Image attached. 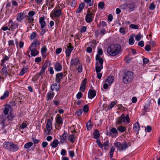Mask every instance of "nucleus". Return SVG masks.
I'll use <instances>...</instances> for the list:
<instances>
[{
	"instance_id": "obj_1",
	"label": "nucleus",
	"mask_w": 160,
	"mask_h": 160,
	"mask_svg": "<svg viewBox=\"0 0 160 160\" xmlns=\"http://www.w3.org/2000/svg\"><path fill=\"white\" fill-rule=\"evenodd\" d=\"M121 51V47L118 44H113L109 45L107 50L108 53L112 56L118 55Z\"/></svg>"
},
{
	"instance_id": "obj_2",
	"label": "nucleus",
	"mask_w": 160,
	"mask_h": 160,
	"mask_svg": "<svg viewBox=\"0 0 160 160\" xmlns=\"http://www.w3.org/2000/svg\"><path fill=\"white\" fill-rule=\"evenodd\" d=\"M3 147L10 152H15L18 149V146L12 142H5L3 144Z\"/></svg>"
},
{
	"instance_id": "obj_3",
	"label": "nucleus",
	"mask_w": 160,
	"mask_h": 160,
	"mask_svg": "<svg viewBox=\"0 0 160 160\" xmlns=\"http://www.w3.org/2000/svg\"><path fill=\"white\" fill-rule=\"evenodd\" d=\"M133 78V73L131 71H128L124 73L123 77V81L124 84H127L131 82Z\"/></svg>"
},
{
	"instance_id": "obj_4",
	"label": "nucleus",
	"mask_w": 160,
	"mask_h": 160,
	"mask_svg": "<svg viewBox=\"0 0 160 160\" xmlns=\"http://www.w3.org/2000/svg\"><path fill=\"white\" fill-rule=\"evenodd\" d=\"M129 143H127L126 142H124L122 144L121 142H118L114 143L115 147L117 148L119 151H125L130 146Z\"/></svg>"
},
{
	"instance_id": "obj_5",
	"label": "nucleus",
	"mask_w": 160,
	"mask_h": 160,
	"mask_svg": "<svg viewBox=\"0 0 160 160\" xmlns=\"http://www.w3.org/2000/svg\"><path fill=\"white\" fill-rule=\"evenodd\" d=\"M39 45L40 42L37 39H35L29 46V49L31 51H36V50H38L37 48Z\"/></svg>"
},
{
	"instance_id": "obj_6",
	"label": "nucleus",
	"mask_w": 160,
	"mask_h": 160,
	"mask_svg": "<svg viewBox=\"0 0 160 160\" xmlns=\"http://www.w3.org/2000/svg\"><path fill=\"white\" fill-rule=\"evenodd\" d=\"M94 14L90 12V11L88 10L87 13L85 18V21L87 23H90L93 20Z\"/></svg>"
},
{
	"instance_id": "obj_7",
	"label": "nucleus",
	"mask_w": 160,
	"mask_h": 160,
	"mask_svg": "<svg viewBox=\"0 0 160 160\" xmlns=\"http://www.w3.org/2000/svg\"><path fill=\"white\" fill-rule=\"evenodd\" d=\"M7 25L10 28V30L14 31L15 29L18 28V24L16 22H13L11 19L9 20L8 22L7 23Z\"/></svg>"
},
{
	"instance_id": "obj_8",
	"label": "nucleus",
	"mask_w": 160,
	"mask_h": 160,
	"mask_svg": "<svg viewBox=\"0 0 160 160\" xmlns=\"http://www.w3.org/2000/svg\"><path fill=\"white\" fill-rule=\"evenodd\" d=\"M66 72H65L64 73L62 72L57 73L56 75L55 82L57 83H59L63 77H64L66 75V74L64 75V73Z\"/></svg>"
},
{
	"instance_id": "obj_9",
	"label": "nucleus",
	"mask_w": 160,
	"mask_h": 160,
	"mask_svg": "<svg viewBox=\"0 0 160 160\" xmlns=\"http://www.w3.org/2000/svg\"><path fill=\"white\" fill-rule=\"evenodd\" d=\"M128 9L129 12L134 11L136 8V3L135 2H132L128 4Z\"/></svg>"
},
{
	"instance_id": "obj_10",
	"label": "nucleus",
	"mask_w": 160,
	"mask_h": 160,
	"mask_svg": "<svg viewBox=\"0 0 160 160\" xmlns=\"http://www.w3.org/2000/svg\"><path fill=\"white\" fill-rule=\"evenodd\" d=\"M73 47H72V44L71 43H69L68 44L67 48L66 49L65 51V53L67 57H69L70 56L72 51L73 49Z\"/></svg>"
},
{
	"instance_id": "obj_11",
	"label": "nucleus",
	"mask_w": 160,
	"mask_h": 160,
	"mask_svg": "<svg viewBox=\"0 0 160 160\" xmlns=\"http://www.w3.org/2000/svg\"><path fill=\"white\" fill-rule=\"evenodd\" d=\"M125 121V117L123 113L122 114L121 117H118L116 121V125H120L122 122H124Z\"/></svg>"
},
{
	"instance_id": "obj_12",
	"label": "nucleus",
	"mask_w": 160,
	"mask_h": 160,
	"mask_svg": "<svg viewBox=\"0 0 160 160\" xmlns=\"http://www.w3.org/2000/svg\"><path fill=\"white\" fill-rule=\"evenodd\" d=\"M62 9L56 10L54 9L52 11V15L56 18H59L61 14Z\"/></svg>"
},
{
	"instance_id": "obj_13",
	"label": "nucleus",
	"mask_w": 160,
	"mask_h": 160,
	"mask_svg": "<svg viewBox=\"0 0 160 160\" xmlns=\"http://www.w3.org/2000/svg\"><path fill=\"white\" fill-rule=\"evenodd\" d=\"M96 95V92L93 90L89 89L88 94V98L90 99L93 98Z\"/></svg>"
},
{
	"instance_id": "obj_14",
	"label": "nucleus",
	"mask_w": 160,
	"mask_h": 160,
	"mask_svg": "<svg viewBox=\"0 0 160 160\" xmlns=\"http://www.w3.org/2000/svg\"><path fill=\"white\" fill-rule=\"evenodd\" d=\"M80 64V60L78 57L72 59L70 62V65L72 66H76Z\"/></svg>"
},
{
	"instance_id": "obj_15",
	"label": "nucleus",
	"mask_w": 160,
	"mask_h": 160,
	"mask_svg": "<svg viewBox=\"0 0 160 160\" xmlns=\"http://www.w3.org/2000/svg\"><path fill=\"white\" fill-rule=\"evenodd\" d=\"M54 68L56 71H60L62 69V66L61 64L58 62H56V63L54 64Z\"/></svg>"
},
{
	"instance_id": "obj_16",
	"label": "nucleus",
	"mask_w": 160,
	"mask_h": 160,
	"mask_svg": "<svg viewBox=\"0 0 160 160\" xmlns=\"http://www.w3.org/2000/svg\"><path fill=\"white\" fill-rule=\"evenodd\" d=\"M53 120L52 118H49L47 120L46 124V128L47 129L52 130V121Z\"/></svg>"
},
{
	"instance_id": "obj_17",
	"label": "nucleus",
	"mask_w": 160,
	"mask_h": 160,
	"mask_svg": "<svg viewBox=\"0 0 160 160\" xmlns=\"http://www.w3.org/2000/svg\"><path fill=\"white\" fill-rule=\"evenodd\" d=\"M56 122L58 124V127H60V125L63 123V118L58 114L57 115Z\"/></svg>"
},
{
	"instance_id": "obj_18",
	"label": "nucleus",
	"mask_w": 160,
	"mask_h": 160,
	"mask_svg": "<svg viewBox=\"0 0 160 160\" xmlns=\"http://www.w3.org/2000/svg\"><path fill=\"white\" fill-rule=\"evenodd\" d=\"M54 96V93L53 91H49L46 95V100L49 101L52 99Z\"/></svg>"
},
{
	"instance_id": "obj_19",
	"label": "nucleus",
	"mask_w": 160,
	"mask_h": 160,
	"mask_svg": "<svg viewBox=\"0 0 160 160\" xmlns=\"http://www.w3.org/2000/svg\"><path fill=\"white\" fill-rule=\"evenodd\" d=\"M87 81V79L85 78L82 82L80 87V90L82 92H84L85 90L86 84Z\"/></svg>"
},
{
	"instance_id": "obj_20",
	"label": "nucleus",
	"mask_w": 160,
	"mask_h": 160,
	"mask_svg": "<svg viewBox=\"0 0 160 160\" xmlns=\"http://www.w3.org/2000/svg\"><path fill=\"white\" fill-rule=\"evenodd\" d=\"M68 135V133L64 131L62 135L60 136V142L62 144H63L66 141V138Z\"/></svg>"
},
{
	"instance_id": "obj_21",
	"label": "nucleus",
	"mask_w": 160,
	"mask_h": 160,
	"mask_svg": "<svg viewBox=\"0 0 160 160\" xmlns=\"http://www.w3.org/2000/svg\"><path fill=\"white\" fill-rule=\"evenodd\" d=\"M44 19V16L41 17L39 18V22L42 29L44 28L46 25Z\"/></svg>"
},
{
	"instance_id": "obj_22",
	"label": "nucleus",
	"mask_w": 160,
	"mask_h": 160,
	"mask_svg": "<svg viewBox=\"0 0 160 160\" xmlns=\"http://www.w3.org/2000/svg\"><path fill=\"white\" fill-rule=\"evenodd\" d=\"M114 79V77L112 76H108L106 80V82L108 83L110 85L113 83Z\"/></svg>"
},
{
	"instance_id": "obj_23",
	"label": "nucleus",
	"mask_w": 160,
	"mask_h": 160,
	"mask_svg": "<svg viewBox=\"0 0 160 160\" xmlns=\"http://www.w3.org/2000/svg\"><path fill=\"white\" fill-rule=\"evenodd\" d=\"M95 65V68L96 72L97 73L99 72L103 68V65L102 66L101 65H99L98 62H96Z\"/></svg>"
},
{
	"instance_id": "obj_24",
	"label": "nucleus",
	"mask_w": 160,
	"mask_h": 160,
	"mask_svg": "<svg viewBox=\"0 0 160 160\" xmlns=\"http://www.w3.org/2000/svg\"><path fill=\"white\" fill-rule=\"evenodd\" d=\"M60 88L59 85L58 87L57 84L56 83H53L51 87V90L53 91L54 89H55V90L57 92H58L59 89Z\"/></svg>"
},
{
	"instance_id": "obj_25",
	"label": "nucleus",
	"mask_w": 160,
	"mask_h": 160,
	"mask_svg": "<svg viewBox=\"0 0 160 160\" xmlns=\"http://www.w3.org/2000/svg\"><path fill=\"white\" fill-rule=\"evenodd\" d=\"M110 132L108 134L109 136H111L112 135V133L115 135V137L117 136L118 135V131L117 129L115 128H112L110 129Z\"/></svg>"
},
{
	"instance_id": "obj_26",
	"label": "nucleus",
	"mask_w": 160,
	"mask_h": 160,
	"mask_svg": "<svg viewBox=\"0 0 160 160\" xmlns=\"http://www.w3.org/2000/svg\"><path fill=\"white\" fill-rule=\"evenodd\" d=\"M133 129L137 132L136 134L138 133V131L140 129L139 124L138 122H137L134 125Z\"/></svg>"
},
{
	"instance_id": "obj_27",
	"label": "nucleus",
	"mask_w": 160,
	"mask_h": 160,
	"mask_svg": "<svg viewBox=\"0 0 160 160\" xmlns=\"http://www.w3.org/2000/svg\"><path fill=\"white\" fill-rule=\"evenodd\" d=\"M12 108L11 106L9 105H7L3 110V113L5 115H7L10 109Z\"/></svg>"
},
{
	"instance_id": "obj_28",
	"label": "nucleus",
	"mask_w": 160,
	"mask_h": 160,
	"mask_svg": "<svg viewBox=\"0 0 160 160\" xmlns=\"http://www.w3.org/2000/svg\"><path fill=\"white\" fill-rule=\"evenodd\" d=\"M96 60L98 61V62L99 63L100 65H103V59L100 56L98 55H96Z\"/></svg>"
},
{
	"instance_id": "obj_29",
	"label": "nucleus",
	"mask_w": 160,
	"mask_h": 160,
	"mask_svg": "<svg viewBox=\"0 0 160 160\" xmlns=\"http://www.w3.org/2000/svg\"><path fill=\"white\" fill-rule=\"evenodd\" d=\"M58 143L59 142L58 140L56 139L53 140L52 142L50 144V146H51L52 148H54L58 146Z\"/></svg>"
},
{
	"instance_id": "obj_30",
	"label": "nucleus",
	"mask_w": 160,
	"mask_h": 160,
	"mask_svg": "<svg viewBox=\"0 0 160 160\" xmlns=\"http://www.w3.org/2000/svg\"><path fill=\"white\" fill-rule=\"evenodd\" d=\"M23 13L20 12L18 14L16 19L19 22H21L23 20Z\"/></svg>"
},
{
	"instance_id": "obj_31",
	"label": "nucleus",
	"mask_w": 160,
	"mask_h": 160,
	"mask_svg": "<svg viewBox=\"0 0 160 160\" xmlns=\"http://www.w3.org/2000/svg\"><path fill=\"white\" fill-rule=\"evenodd\" d=\"M76 138L74 134H72L69 135L68 137V140L72 142H74Z\"/></svg>"
},
{
	"instance_id": "obj_32",
	"label": "nucleus",
	"mask_w": 160,
	"mask_h": 160,
	"mask_svg": "<svg viewBox=\"0 0 160 160\" xmlns=\"http://www.w3.org/2000/svg\"><path fill=\"white\" fill-rule=\"evenodd\" d=\"M85 4L84 3H81L79 6L78 8L76 11L77 12L80 13L84 7Z\"/></svg>"
},
{
	"instance_id": "obj_33",
	"label": "nucleus",
	"mask_w": 160,
	"mask_h": 160,
	"mask_svg": "<svg viewBox=\"0 0 160 160\" xmlns=\"http://www.w3.org/2000/svg\"><path fill=\"white\" fill-rule=\"evenodd\" d=\"M9 92L8 90H6L4 93L3 95L0 98V99L3 100L8 96Z\"/></svg>"
},
{
	"instance_id": "obj_34",
	"label": "nucleus",
	"mask_w": 160,
	"mask_h": 160,
	"mask_svg": "<svg viewBox=\"0 0 160 160\" xmlns=\"http://www.w3.org/2000/svg\"><path fill=\"white\" fill-rule=\"evenodd\" d=\"M3 75H5L6 76H7L8 74V72L7 68L6 65H4L2 69Z\"/></svg>"
},
{
	"instance_id": "obj_35",
	"label": "nucleus",
	"mask_w": 160,
	"mask_h": 160,
	"mask_svg": "<svg viewBox=\"0 0 160 160\" xmlns=\"http://www.w3.org/2000/svg\"><path fill=\"white\" fill-rule=\"evenodd\" d=\"M107 24L106 22L104 21H102L99 22V24L97 25V27L98 28H101V27L104 28V27H107Z\"/></svg>"
},
{
	"instance_id": "obj_36",
	"label": "nucleus",
	"mask_w": 160,
	"mask_h": 160,
	"mask_svg": "<svg viewBox=\"0 0 160 160\" xmlns=\"http://www.w3.org/2000/svg\"><path fill=\"white\" fill-rule=\"evenodd\" d=\"M46 5L48 6V9H50L51 8L53 7L54 4H53V1H50L49 2H48V1H46Z\"/></svg>"
},
{
	"instance_id": "obj_37",
	"label": "nucleus",
	"mask_w": 160,
	"mask_h": 160,
	"mask_svg": "<svg viewBox=\"0 0 160 160\" xmlns=\"http://www.w3.org/2000/svg\"><path fill=\"white\" fill-rule=\"evenodd\" d=\"M91 120H90L86 124L87 128L88 130L91 129L93 126V125L91 123Z\"/></svg>"
},
{
	"instance_id": "obj_38",
	"label": "nucleus",
	"mask_w": 160,
	"mask_h": 160,
	"mask_svg": "<svg viewBox=\"0 0 160 160\" xmlns=\"http://www.w3.org/2000/svg\"><path fill=\"white\" fill-rule=\"evenodd\" d=\"M93 135L94 138L95 139L97 138L100 137V133L98 129H96L94 130Z\"/></svg>"
},
{
	"instance_id": "obj_39",
	"label": "nucleus",
	"mask_w": 160,
	"mask_h": 160,
	"mask_svg": "<svg viewBox=\"0 0 160 160\" xmlns=\"http://www.w3.org/2000/svg\"><path fill=\"white\" fill-rule=\"evenodd\" d=\"M14 118V116L13 115V114L12 112L11 111L8 116L7 117V118L9 120L12 121Z\"/></svg>"
},
{
	"instance_id": "obj_40",
	"label": "nucleus",
	"mask_w": 160,
	"mask_h": 160,
	"mask_svg": "<svg viewBox=\"0 0 160 160\" xmlns=\"http://www.w3.org/2000/svg\"><path fill=\"white\" fill-rule=\"evenodd\" d=\"M102 148L104 147V149L105 150H107L108 149V147L109 145V142L108 141L104 142L102 144Z\"/></svg>"
},
{
	"instance_id": "obj_41",
	"label": "nucleus",
	"mask_w": 160,
	"mask_h": 160,
	"mask_svg": "<svg viewBox=\"0 0 160 160\" xmlns=\"http://www.w3.org/2000/svg\"><path fill=\"white\" fill-rule=\"evenodd\" d=\"M118 130L121 132H123L126 130V129L124 126H121L118 128Z\"/></svg>"
},
{
	"instance_id": "obj_42",
	"label": "nucleus",
	"mask_w": 160,
	"mask_h": 160,
	"mask_svg": "<svg viewBox=\"0 0 160 160\" xmlns=\"http://www.w3.org/2000/svg\"><path fill=\"white\" fill-rule=\"evenodd\" d=\"M28 68H22L20 73V75L21 76L23 75L28 71Z\"/></svg>"
},
{
	"instance_id": "obj_43",
	"label": "nucleus",
	"mask_w": 160,
	"mask_h": 160,
	"mask_svg": "<svg viewBox=\"0 0 160 160\" xmlns=\"http://www.w3.org/2000/svg\"><path fill=\"white\" fill-rule=\"evenodd\" d=\"M33 145V143L32 142H30L27 143L24 145V147L25 148H29L31 147Z\"/></svg>"
},
{
	"instance_id": "obj_44",
	"label": "nucleus",
	"mask_w": 160,
	"mask_h": 160,
	"mask_svg": "<svg viewBox=\"0 0 160 160\" xmlns=\"http://www.w3.org/2000/svg\"><path fill=\"white\" fill-rule=\"evenodd\" d=\"M26 19L27 21H28V23L33 22L34 21L33 18L31 17H29L28 16H27L26 17Z\"/></svg>"
},
{
	"instance_id": "obj_45",
	"label": "nucleus",
	"mask_w": 160,
	"mask_h": 160,
	"mask_svg": "<svg viewBox=\"0 0 160 160\" xmlns=\"http://www.w3.org/2000/svg\"><path fill=\"white\" fill-rule=\"evenodd\" d=\"M37 33L35 32H32L30 35L29 39L31 40L34 39L36 37Z\"/></svg>"
},
{
	"instance_id": "obj_46",
	"label": "nucleus",
	"mask_w": 160,
	"mask_h": 160,
	"mask_svg": "<svg viewBox=\"0 0 160 160\" xmlns=\"http://www.w3.org/2000/svg\"><path fill=\"white\" fill-rule=\"evenodd\" d=\"M150 102L145 104L144 107V110L145 112L148 111L150 109Z\"/></svg>"
},
{
	"instance_id": "obj_47",
	"label": "nucleus",
	"mask_w": 160,
	"mask_h": 160,
	"mask_svg": "<svg viewBox=\"0 0 160 160\" xmlns=\"http://www.w3.org/2000/svg\"><path fill=\"white\" fill-rule=\"evenodd\" d=\"M83 111L82 109H78L76 110L75 114L78 116H81L82 113Z\"/></svg>"
},
{
	"instance_id": "obj_48",
	"label": "nucleus",
	"mask_w": 160,
	"mask_h": 160,
	"mask_svg": "<svg viewBox=\"0 0 160 160\" xmlns=\"http://www.w3.org/2000/svg\"><path fill=\"white\" fill-rule=\"evenodd\" d=\"M120 8L123 10L128 9V4L126 3L123 4L120 6Z\"/></svg>"
},
{
	"instance_id": "obj_49",
	"label": "nucleus",
	"mask_w": 160,
	"mask_h": 160,
	"mask_svg": "<svg viewBox=\"0 0 160 160\" xmlns=\"http://www.w3.org/2000/svg\"><path fill=\"white\" fill-rule=\"evenodd\" d=\"M48 61H46L45 63H44L42 67V68L41 70L45 72L46 70L48 67Z\"/></svg>"
},
{
	"instance_id": "obj_50",
	"label": "nucleus",
	"mask_w": 160,
	"mask_h": 160,
	"mask_svg": "<svg viewBox=\"0 0 160 160\" xmlns=\"http://www.w3.org/2000/svg\"><path fill=\"white\" fill-rule=\"evenodd\" d=\"M116 104V103L115 102H112L109 105L108 107V109H111Z\"/></svg>"
},
{
	"instance_id": "obj_51",
	"label": "nucleus",
	"mask_w": 160,
	"mask_h": 160,
	"mask_svg": "<svg viewBox=\"0 0 160 160\" xmlns=\"http://www.w3.org/2000/svg\"><path fill=\"white\" fill-rule=\"evenodd\" d=\"M51 130L50 129H44V134L46 136L51 134Z\"/></svg>"
},
{
	"instance_id": "obj_52",
	"label": "nucleus",
	"mask_w": 160,
	"mask_h": 160,
	"mask_svg": "<svg viewBox=\"0 0 160 160\" xmlns=\"http://www.w3.org/2000/svg\"><path fill=\"white\" fill-rule=\"evenodd\" d=\"M39 53V52L38 50H36V51H31V55L32 56H35L38 55Z\"/></svg>"
},
{
	"instance_id": "obj_53",
	"label": "nucleus",
	"mask_w": 160,
	"mask_h": 160,
	"mask_svg": "<svg viewBox=\"0 0 160 160\" xmlns=\"http://www.w3.org/2000/svg\"><path fill=\"white\" fill-rule=\"evenodd\" d=\"M86 3H88L89 6H90L92 5L93 4V1H92L91 0H83Z\"/></svg>"
},
{
	"instance_id": "obj_54",
	"label": "nucleus",
	"mask_w": 160,
	"mask_h": 160,
	"mask_svg": "<svg viewBox=\"0 0 160 160\" xmlns=\"http://www.w3.org/2000/svg\"><path fill=\"white\" fill-rule=\"evenodd\" d=\"M134 42V40L133 37H130L129 39V43L130 45H132Z\"/></svg>"
},
{
	"instance_id": "obj_55",
	"label": "nucleus",
	"mask_w": 160,
	"mask_h": 160,
	"mask_svg": "<svg viewBox=\"0 0 160 160\" xmlns=\"http://www.w3.org/2000/svg\"><path fill=\"white\" fill-rule=\"evenodd\" d=\"M105 6L104 3L103 2H101L99 3L98 4V7L101 9H102Z\"/></svg>"
},
{
	"instance_id": "obj_56",
	"label": "nucleus",
	"mask_w": 160,
	"mask_h": 160,
	"mask_svg": "<svg viewBox=\"0 0 160 160\" xmlns=\"http://www.w3.org/2000/svg\"><path fill=\"white\" fill-rule=\"evenodd\" d=\"M89 108L87 105H85L83 106V112L85 113L88 112Z\"/></svg>"
},
{
	"instance_id": "obj_57",
	"label": "nucleus",
	"mask_w": 160,
	"mask_h": 160,
	"mask_svg": "<svg viewBox=\"0 0 160 160\" xmlns=\"http://www.w3.org/2000/svg\"><path fill=\"white\" fill-rule=\"evenodd\" d=\"M130 27L131 28L135 29H137L139 28V26L138 25L134 24H132L130 25Z\"/></svg>"
},
{
	"instance_id": "obj_58",
	"label": "nucleus",
	"mask_w": 160,
	"mask_h": 160,
	"mask_svg": "<svg viewBox=\"0 0 160 160\" xmlns=\"http://www.w3.org/2000/svg\"><path fill=\"white\" fill-rule=\"evenodd\" d=\"M78 66V68H77V69L78 70V72L80 73L82 72V64Z\"/></svg>"
},
{
	"instance_id": "obj_59",
	"label": "nucleus",
	"mask_w": 160,
	"mask_h": 160,
	"mask_svg": "<svg viewBox=\"0 0 160 160\" xmlns=\"http://www.w3.org/2000/svg\"><path fill=\"white\" fill-rule=\"evenodd\" d=\"M87 27L85 26H83L81 28L80 32L81 33H83L85 32L87 30Z\"/></svg>"
},
{
	"instance_id": "obj_60",
	"label": "nucleus",
	"mask_w": 160,
	"mask_h": 160,
	"mask_svg": "<svg viewBox=\"0 0 160 160\" xmlns=\"http://www.w3.org/2000/svg\"><path fill=\"white\" fill-rule=\"evenodd\" d=\"M39 78V77L37 74H36L33 76L32 79V81H36Z\"/></svg>"
},
{
	"instance_id": "obj_61",
	"label": "nucleus",
	"mask_w": 160,
	"mask_h": 160,
	"mask_svg": "<svg viewBox=\"0 0 160 160\" xmlns=\"http://www.w3.org/2000/svg\"><path fill=\"white\" fill-rule=\"evenodd\" d=\"M97 143L98 146L100 148L102 149V144L100 140L99 139H97L96 141Z\"/></svg>"
},
{
	"instance_id": "obj_62",
	"label": "nucleus",
	"mask_w": 160,
	"mask_h": 160,
	"mask_svg": "<svg viewBox=\"0 0 160 160\" xmlns=\"http://www.w3.org/2000/svg\"><path fill=\"white\" fill-rule=\"evenodd\" d=\"M155 8V6L154 5V3H152L150 4L149 7L150 9L151 10H153Z\"/></svg>"
},
{
	"instance_id": "obj_63",
	"label": "nucleus",
	"mask_w": 160,
	"mask_h": 160,
	"mask_svg": "<svg viewBox=\"0 0 160 160\" xmlns=\"http://www.w3.org/2000/svg\"><path fill=\"white\" fill-rule=\"evenodd\" d=\"M82 95L83 94L82 92H79L76 95L77 98L78 99H80L82 97Z\"/></svg>"
},
{
	"instance_id": "obj_64",
	"label": "nucleus",
	"mask_w": 160,
	"mask_h": 160,
	"mask_svg": "<svg viewBox=\"0 0 160 160\" xmlns=\"http://www.w3.org/2000/svg\"><path fill=\"white\" fill-rule=\"evenodd\" d=\"M27 125L25 123H22L20 126L21 128L23 129L27 127Z\"/></svg>"
}]
</instances>
